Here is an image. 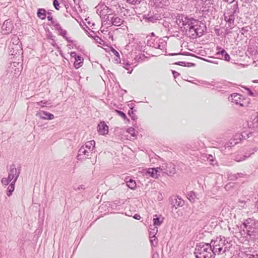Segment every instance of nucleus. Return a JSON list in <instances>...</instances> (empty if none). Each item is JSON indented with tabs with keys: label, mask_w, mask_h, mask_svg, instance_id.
Wrapping results in <instances>:
<instances>
[{
	"label": "nucleus",
	"mask_w": 258,
	"mask_h": 258,
	"mask_svg": "<svg viewBox=\"0 0 258 258\" xmlns=\"http://www.w3.org/2000/svg\"><path fill=\"white\" fill-rule=\"evenodd\" d=\"M197 258H214V254L212 251L211 246L209 244H205L196 252Z\"/></svg>",
	"instance_id": "f257e3e1"
},
{
	"label": "nucleus",
	"mask_w": 258,
	"mask_h": 258,
	"mask_svg": "<svg viewBox=\"0 0 258 258\" xmlns=\"http://www.w3.org/2000/svg\"><path fill=\"white\" fill-rule=\"evenodd\" d=\"M211 243L212 244L213 248L212 249L214 255L221 254L225 252V250L223 249L224 242L221 239L212 240Z\"/></svg>",
	"instance_id": "f03ea898"
},
{
	"label": "nucleus",
	"mask_w": 258,
	"mask_h": 258,
	"mask_svg": "<svg viewBox=\"0 0 258 258\" xmlns=\"http://www.w3.org/2000/svg\"><path fill=\"white\" fill-rule=\"evenodd\" d=\"M97 131L100 135H106L108 133V126L104 121H101L98 124Z\"/></svg>",
	"instance_id": "7ed1b4c3"
},
{
	"label": "nucleus",
	"mask_w": 258,
	"mask_h": 258,
	"mask_svg": "<svg viewBox=\"0 0 258 258\" xmlns=\"http://www.w3.org/2000/svg\"><path fill=\"white\" fill-rule=\"evenodd\" d=\"M163 170L161 167L150 168L148 170V173L153 178L158 179L160 176L159 173Z\"/></svg>",
	"instance_id": "20e7f679"
},
{
	"label": "nucleus",
	"mask_w": 258,
	"mask_h": 258,
	"mask_svg": "<svg viewBox=\"0 0 258 258\" xmlns=\"http://www.w3.org/2000/svg\"><path fill=\"white\" fill-rule=\"evenodd\" d=\"M36 116L43 119L52 120L54 118V115L52 114L44 111L38 112Z\"/></svg>",
	"instance_id": "39448f33"
},
{
	"label": "nucleus",
	"mask_w": 258,
	"mask_h": 258,
	"mask_svg": "<svg viewBox=\"0 0 258 258\" xmlns=\"http://www.w3.org/2000/svg\"><path fill=\"white\" fill-rule=\"evenodd\" d=\"M17 172V169L15 167H13L12 168L8 178V179L10 180V181H12L14 179L13 182L15 183L18 176V174Z\"/></svg>",
	"instance_id": "423d86ee"
},
{
	"label": "nucleus",
	"mask_w": 258,
	"mask_h": 258,
	"mask_svg": "<svg viewBox=\"0 0 258 258\" xmlns=\"http://www.w3.org/2000/svg\"><path fill=\"white\" fill-rule=\"evenodd\" d=\"M75 61L74 62V65L76 69L80 68L83 64L84 59L80 56H77L76 57Z\"/></svg>",
	"instance_id": "0eeeda50"
},
{
	"label": "nucleus",
	"mask_w": 258,
	"mask_h": 258,
	"mask_svg": "<svg viewBox=\"0 0 258 258\" xmlns=\"http://www.w3.org/2000/svg\"><path fill=\"white\" fill-rule=\"evenodd\" d=\"M37 16L41 20H45L46 18V10L44 9H39L37 12Z\"/></svg>",
	"instance_id": "6e6552de"
},
{
	"label": "nucleus",
	"mask_w": 258,
	"mask_h": 258,
	"mask_svg": "<svg viewBox=\"0 0 258 258\" xmlns=\"http://www.w3.org/2000/svg\"><path fill=\"white\" fill-rule=\"evenodd\" d=\"M112 24L115 26H120L122 23V20L119 17H114L112 20Z\"/></svg>",
	"instance_id": "1a4fd4ad"
},
{
	"label": "nucleus",
	"mask_w": 258,
	"mask_h": 258,
	"mask_svg": "<svg viewBox=\"0 0 258 258\" xmlns=\"http://www.w3.org/2000/svg\"><path fill=\"white\" fill-rule=\"evenodd\" d=\"M126 185L132 189H135L136 187V181L132 179H130L128 181H126Z\"/></svg>",
	"instance_id": "9d476101"
},
{
	"label": "nucleus",
	"mask_w": 258,
	"mask_h": 258,
	"mask_svg": "<svg viewBox=\"0 0 258 258\" xmlns=\"http://www.w3.org/2000/svg\"><path fill=\"white\" fill-rule=\"evenodd\" d=\"M188 23H190V24L189 25H190V29H195V25L194 24L195 23H198V20L194 19V18H190L188 20Z\"/></svg>",
	"instance_id": "9b49d317"
},
{
	"label": "nucleus",
	"mask_w": 258,
	"mask_h": 258,
	"mask_svg": "<svg viewBox=\"0 0 258 258\" xmlns=\"http://www.w3.org/2000/svg\"><path fill=\"white\" fill-rule=\"evenodd\" d=\"M162 222V219L160 220V219L158 217H157V215L154 216V217L153 218V222L155 225H160L161 224Z\"/></svg>",
	"instance_id": "f8f14e48"
},
{
	"label": "nucleus",
	"mask_w": 258,
	"mask_h": 258,
	"mask_svg": "<svg viewBox=\"0 0 258 258\" xmlns=\"http://www.w3.org/2000/svg\"><path fill=\"white\" fill-rule=\"evenodd\" d=\"M127 132L133 137H136L137 135V132L134 128L132 127L128 128L127 130Z\"/></svg>",
	"instance_id": "ddd939ff"
},
{
	"label": "nucleus",
	"mask_w": 258,
	"mask_h": 258,
	"mask_svg": "<svg viewBox=\"0 0 258 258\" xmlns=\"http://www.w3.org/2000/svg\"><path fill=\"white\" fill-rule=\"evenodd\" d=\"M15 183L12 182L11 184L8 187V196H10L12 194V192L14 190L15 186H14Z\"/></svg>",
	"instance_id": "4468645a"
},
{
	"label": "nucleus",
	"mask_w": 258,
	"mask_h": 258,
	"mask_svg": "<svg viewBox=\"0 0 258 258\" xmlns=\"http://www.w3.org/2000/svg\"><path fill=\"white\" fill-rule=\"evenodd\" d=\"M220 53L221 54L224 55V59L226 61H229L230 60V55L225 51V50H222Z\"/></svg>",
	"instance_id": "2eb2a0df"
},
{
	"label": "nucleus",
	"mask_w": 258,
	"mask_h": 258,
	"mask_svg": "<svg viewBox=\"0 0 258 258\" xmlns=\"http://www.w3.org/2000/svg\"><path fill=\"white\" fill-rule=\"evenodd\" d=\"M95 141L94 140H92V141L87 142L85 144V146H86V147L89 148V149H90L91 146H92V147L94 148L95 147Z\"/></svg>",
	"instance_id": "dca6fc26"
},
{
	"label": "nucleus",
	"mask_w": 258,
	"mask_h": 258,
	"mask_svg": "<svg viewBox=\"0 0 258 258\" xmlns=\"http://www.w3.org/2000/svg\"><path fill=\"white\" fill-rule=\"evenodd\" d=\"M241 95L238 94H234L233 95H232V97H233L235 99L233 101L235 102L236 104H238V102L237 99H240Z\"/></svg>",
	"instance_id": "f3484780"
},
{
	"label": "nucleus",
	"mask_w": 258,
	"mask_h": 258,
	"mask_svg": "<svg viewBox=\"0 0 258 258\" xmlns=\"http://www.w3.org/2000/svg\"><path fill=\"white\" fill-rule=\"evenodd\" d=\"M53 4L54 7H55V8L56 10H59V8H60L59 4L57 0H53Z\"/></svg>",
	"instance_id": "a211bd4d"
},
{
	"label": "nucleus",
	"mask_w": 258,
	"mask_h": 258,
	"mask_svg": "<svg viewBox=\"0 0 258 258\" xmlns=\"http://www.w3.org/2000/svg\"><path fill=\"white\" fill-rule=\"evenodd\" d=\"M116 111L117 113V114L119 116H120L121 117H122L124 119H126V115H125V114L124 113H123V112H122L121 111H119V110H116Z\"/></svg>",
	"instance_id": "6ab92c4d"
},
{
	"label": "nucleus",
	"mask_w": 258,
	"mask_h": 258,
	"mask_svg": "<svg viewBox=\"0 0 258 258\" xmlns=\"http://www.w3.org/2000/svg\"><path fill=\"white\" fill-rule=\"evenodd\" d=\"M10 181L8 178H3L2 180V182L5 185H7Z\"/></svg>",
	"instance_id": "aec40b11"
},
{
	"label": "nucleus",
	"mask_w": 258,
	"mask_h": 258,
	"mask_svg": "<svg viewBox=\"0 0 258 258\" xmlns=\"http://www.w3.org/2000/svg\"><path fill=\"white\" fill-rule=\"evenodd\" d=\"M111 51L114 55H116V56H119V53L115 49L112 48Z\"/></svg>",
	"instance_id": "412c9836"
},
{
	"label": "nucleus",
	"mask_w": 258,
	"mask_h": 258,
	"mask_svg": "<svg viewBox=\"0 0 258 258\" xmlns=\"http://www.w3.org/2000/svg\"><path fill=\"white\" fill-rule=\"evenodd\" d=\"M126 1L127 3L132 4H135L137 2V1H136V0H126Z\"/></svg>",
	"instance_id": "4be33fe9"
},
{
	"label": "nucleus",
	"mask_w": 258,
	"mask_h": 258,
	"mask_svg": "<svg viewBox=\"0 0 258 258\" xmlns=\"http://www.w3.org/2000/svg\"><path fill=\"white\" fill-rule=\"evenodd\" d=\"M71 56L73 57H74L76 59V57H77L76 53L75 52H72L71 54Z\"/></svg>",
	"instance_id": "5701e85b"
},
{
	"label": "nucleus",
	"mask_w": 258,
	"mask_h": 258,
	"mask_svg": "<svg viewBox=\"0 0 258 258\" xmlns=\"http://www.w3.org/2000/svg\"><path fill=\"white\" fill-rule=\"evenodd\" d=\"M225 2H226L227 3H232L233 2H234L235 1V0H223Z\"/></svg>",
	"instance_id": "b1692460"
},
{
	"label": "nucleus",
	"mask_w": 258,
	"mask_h": 258,
	"mask_svg": "<svg viewBox=\"0 0 258 258\" xmlns=\"http://www.w3.org/2000/svg\"><path fill=\"white\" fill-rule=\"evenodd\" d=\"M140 216L139 215H137L136 214L135 216H134V218L136 219H138L139 220L140 219Z\"/></svg>",
	"instance_id": "393cba45"
},
{
	"label": "nucleus",
	"mask_w": 258,
	"mask_h": 258,
	"mask_svg": "<svg viewBox=\"0 0 258 258\" xmlns=\"http://www.w3.org/2000/svg\"><path fill=\"white\" fill-rule=\"evenodd\" d=\"M250 94L251 95H252V93L251 92H250Z\"/></svg>",
	"instance_id": "a878e982"
},
{
	"label": "nucleus",
	"mask_w": 258,
	"mask_h": 258,
	"mask_svg": "<svg viewBox=\"0 0 258 258\" xmlns=\"http://www.w3.org/2000/svg\"><path fill=\"white\" fill-rule=\"evenodd\" d=\"M239 103V104H240V105H242V104H241V103Z\"/></svg>",
	"instance_id": "bb28decb"
},
{
	"label": "nucleus",
	"mask_w": 258,
	"mask_h": 258,
	"mask_svg": "<svg viewBox=\"0 0 258 258\" xmlns=\"http://www.w3.org/2000/svg\"><path fill=\"white\" fill-rule=\"evenodd\" d=\"M239 103V104H240V105H242V104H241V103Z\"/></svg>",
	"instance_id": "cd10ccee"
}]
</instances>
